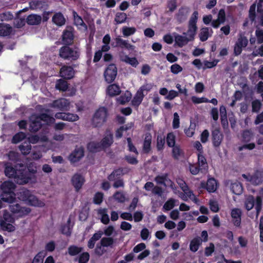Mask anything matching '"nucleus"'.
<instances>
[{"label":"nucleus","mask_w":263,"mask_h":263,"mask_svg":"<svg viewBox=\"0 0 263 263\" xmlns=\"http://www.w3.org/2000/svg\"><path fill=\"white\" fill-rule=\"evenodd\" d=\"M29 143L35 144L37 143L39 141L41 142H47L48 141V138L46 135H34L28 138Z\"/></svg>","instance_id":"37"},{"label":"nucleus","mask_w":263,"mask_h":263,"mask_svg":"<svg viewBox=\"0 0 263 263\" xmlns=\"http://www.w3.org/2000/svg\"><path fill=\"white\" fill-rule=\"evenodd\" d=\"M253 136V134L251 130L246 129L243 131L242 133V140L245 142L250 141Z\"/></svg>","instance_id":"44"},{"label":"nucleus","mask_w":263,"mask_h":263,"mask_svg":"<svg viewBox=\"0 0 263 263\" xmlns=\"http://www.w3.org/2000/svg\"><path fill=\"white\" fill-rule=\"evenodd\" d=\"M55 87L59 90L66 91L68 88L67 82L63 80H59L56 83Z\"/></svg>","instance_id":"48"},{"label":"nucleus","mask_w":263,"mask_h":263,"mask_svg":"<svg viewBox=\"0 0 263 263\" xmlns=\"http://www.w3.org/2000/svg\"><path fill=\"white\" fill-rule=\"evenodd\" d=\"M122 175V171L121 169H118L114 171L107 177L109 181H114L117 180L118 177Z\"/></svg>","instance_id":"46"},{"label":"nucleus","mask_w":263,"mask_h":263,"mask_svg":"<svg viewBox=\"0 0 263 263\" xmlns=\"http://www.w3.org/2000/svg\"><path fill=\"white\" fill-rule=\"evenodd\" d=\"M126 14L124 12H118L115 18V21L118 24H121L124 23L126 20Z\"/></svg>","instance_id":"49"},{"label":"nucleus","mask_w":263,"mask_h":263,"mask_svg":"<svg viewBox=\"0 0 263 263\" xmlns=\"http://www.w3.org/2000/svg\"><path fill=\"white\" fill-rule=\"evenodd\" d=\"M42 21V17L40 15L32 14L28 16L26 22L29 25H35L39 24Z\"/></svg>","instance_id":"31"},{"label":"nucleus","mask_w":263,"mask_h":263,"mask_svg":"<svg viewBox=\"0 0 263 263\" xmlns=\"http://www.w3.org/2000/svg\"><path fill=\"white\" fill-rule=\"evenodd\" d=\"M15 184L11 181H5L1 185L2 193L1 195V199L6 202L12 203L15 199V194L13 191Z\"/></svg>","instance_id":"5"},{"label":"nucleus","mask_w":263,"mask_h":263,"mask_svg":"<svg viewBox=\"0 0 263 263\" xmlns=\"http://www.w3.org/2000/svg\"><path fill=\"white\" fill-rule=\"evenodd\" d=\"M250 181L255 185H259L263 182V171L256 170L251 176Z\"/></svg>","instance_id":"21"},{"label":"nucleus","mask_w":263,"mask_h":263,"mask_svg":"<svg viewBox=\"0 0 263 263\" xmlns=\"http://www.w3.org/2000/svg\"><path fill=\"white\" fill-rule=\"evenodd\" d=\"M213 31L211 28L206 27H202L200 30L198 36L201 42L206 41L208 38L212 36Z\"/></svg>","instance_id":"22"},{"label":"nucleus","mask_w":263,"mask_h":263,"mask_svg":"<svg viewBox=\"0 0 263 263\" xmlns=\"http://www.w3.org/2000/svg\"><path fill=\"white\" fill-rule=\"evenodd\" d=\"M232 221L234 226L239 227L241 223V210L238 208H234L231 210V213Z\"/></svg>","instance_id":"18"},{"label":"nucleus","mask_w":263,"mask_h":263,"mask_svg":"<svg viewBox=\"0 0 263 263\" xmlns=\"http://www.w3.org/2000/svg\"><path fill=\"white\" fill-rule=\"evenodd\" d=\"M132 98V95L130 92L128 91H126L124 95L121 96L119 98H118V102H119L121 104H124L126 102H128L130 101Z\"/></svg>","instance_id":"40"},{"label":"nucleus","mask_w":263,"mask_h":263,"mask_svg":"<svg viewBox=\"0 0 263 263\" xmlns=\"http://www.w3.org/2000/svg\"><path fill=\"white\" fill-rule=\"evenodd\" d=\"M115 40L117 46L121 48H125L129 50H134L135 49V46L129 44L127 41L124 40L120 37H117Z\"/></svg>","instance_id":"32"},{"label":"nucleus","mask_w":263,"mask_h":263,"mask_svg":"<svg viewBox=\"0 0 263 263\" xmlns=\"http://www.w3.org/2000/svg\"><path fill=\"white\" fill-rule=\"evenodd\" d=\"M211 139L214 148L220 146L223 139V135L219 128H215L212 131Z\"/></svg>","instance_id":"13"},{"label":"nucleus","mask_w":263,"mask_h":263,"mask_svg":"<svg viewBox=\"0 0 263 263\" xmlns=\"http://www.w3.org/2000/svg\"><path fill=\"white\" fill-rule=\"evenodd\" d=\"M189 171L190 173L194 175H197L199 173H201V167L197 163H190Z\"/></svg>","instance_id":"45"},{"label":"nucleus","mask_w":263,"mask_h":263,"mask_svg":"<svg viewBox=\"0 0 263 263\" xmlns=\"http://www.w3.org/2000/svg\"><path fill=\"white\" fill-rule=\"evenodd\" d=\"M175 204V200L173 199L168 200L163 205V209L166 211L171 210L173 209Z\"/></svg>","instance_id":"62"},{"label":"nucleus","mask_w":263,"mask_h":263,"mask_svg":"<svg viewBox=\"0 0 263 263\" xmlns=\"http://www.w3.org/2000/svg\"><path fill=\"white\" fill-rule=\"evenodd\" d=\"M144 96L145 94L142 93V92L138 90L132 100L133 105L135 106H138L141 103Z\"/></svg>","instance_id":"39"},{"label":"nucleus","mask_w":263,"mask_h":263,"mask_svg":"<svg viewBox=\"0 0 263 263\" xmlns=\"http://www.w3.org/2000/svg\"><path fill=\"white\" fill-rule=\"evenodd\" d=\"M261 103L259 100H255L252 102V111L257 112L259 111Z\"/></svg>","instance_id":"57"},{"label":"nucleus","mask_w":263,"mask_h":263,"mask_svg":"<svg viewBox=\"0 0 263 263\" xmlns=\"http://www.w3.org/2000/svg\"><path fill=\"white\" fill-rule=\"evenodd\" d=\"M28 172L32 174H35L37 172L36 165L34 162H30L27 165Z\"/></svg>","instance_id":"61"},{"label":"nucleus","mask_w":263,"mask_h":263,"mask_svg":"<svg viewBox=\"0 0 263 263\" xmlns=\"http://www.w3.org/2000/svg\"><path fill=\"white\" fill-rule=\"evenodd\" d=\"M80 54V49L77 47L70 48L68 46H63L59 51L60 57L65 60H77L79 59Z\"/></svg>","instance_id":"7"},{"label":"nucleus","mask_w":263,"mask_h":263,"mask_svg":"<svg viewBox=\"0 0 263 263\" xmlns=\"http://www.w3.org/2000/svg\"><path fill=\"white\" fill-rule=\"evenodd\" d=\"M218 62H219L218 60H214L212 62L205 61L204 62V66L203 67V69H205L207 68H212L216 66Z\"/></svg>","instance_id":"58"},{"label":"nucleus","mask_w":263,"mask_h":263,"mask_svg":"<svg viewBox=\"0 0 263 263\" xmlns=\"http://www.w3.org/2000/svg\"><path fill=\"white\" fill-rule=\"evenodd\" d=\"M74 71L71 66H64L60 70V76L64 79H71L74 76Z\"/></svg>","instance_id":"20"},{"label":"nucleus","mask_w":263,"mask_h":263,"mask_svg":"<svg viewBox=\"0 0 263 263\" xmlns=\"http://www.w3.org/2000/svg\"><path fill=\"white\" fill-rule=\"evenodd\" d=\"M155 181L159 184H162L165 186H172V181L168 178L166 174L159 175L155 179Z\"/></svg>","instance_id":"27"},{"label":"nucleus","mask_w":263,"mask_h":263,"mask_svg":"<svg viewBox=\"0 0 263 263\" xmlns=\"http://www.w3.org/2000/svg\"><path fill=\"white\" fill-rule=\"evenodd\" d=\"M136 31V29L134 27L124 26L122 28V32L123 36L125 37L134 34Z\"/></svg>","instance_id":"41"},{"label":"nucleus","mask_w":263,"mask_h":263,"mask_svg":"<svg viewBox=\"0 0 263 263\" xmlns=\"http://www.w3.org/2000/svg\"><path fill=\"white\" fill-rule=\"evenodd\" d=\"M100 242L104 247H107L113 244L114 240L110 237H104L101 240Z\"/></svg>","instance_id":"56"},{"label":"nucleus","mask_w":263,"mask_h":263,"mask_svg":"<svg viewBox=\"0 0 263 263\" xmlns=\"http://www.w3.org/2000/svg\"><path fill=\"white\" fill-rule=\"evenodd\" d=\"M26 137V134L23 132H20L15 135L12 140V143H17L24 139Z\"/></svg>","instance_id":"51"},{"label":"nucleus","mask_w":263,"mask_h":263,"mask_svg":"<svg viewBox=\"0 0 263 263\" xmlns=\"http://www.w3.org/2000/svg\"><path fill=\"white\" fill-rule=\"evenodd\" d=\"M198 17V12L195 11L192 14L188 24V29L182 35V46L186 44L189 42L193 41L197 31V22Z\"/></svg>","instance_id":"2"},{"label":"nucleus","mask_w":263,"mask_h":263,"mask_svg":"<svg viewBox=\"0 0 263 263\" xmlns=\"http://www.w3.org/2000/svg\"><path fill=\"white\" fill-rule=\"evenodd\" d=\"M19 148L23 155H26L30 153L31 146L30 143H24L19 146Z\"/></svg>","instance_id":"47"},{"label":"nucleus","mask_w":263,"mask_h":263,"mask_svg":"<svg viewBox=\"0 0 263 263\" xmlns=\"http://www.w3.org/2000/svg\"><path fill=\"white\" fill-rule=\"evenodd\" d=\"M106 92L107 95L110 96H115L120 93L121 90L118 85L114 84L108 86Z\"/></svg>","instance_id":"33"},{"label":"nucleus","mask_w":263,"mask_h":263,"mask_svg":"<svg viewBox=\"0 0 263 263\" xmlns=\"http://www.w3.org/2000/svg\"><path fill=\"white\" fill-rule=\"evenodd\" d=\"M70 103L66 99L61 98L59 100L54 101L51 106L56 107L61 110H67L70 109Z\"/></svg>","instance_id":"15"},{"label":"nucleus","mask_w":263,"mask_h":263,"mask_svg":"<svg viewBox=\"0 0 263 263\" xmlns=\"http://www.w3.org/2000/svg\"><path fill=\"white\" fill-rule=\"evenodd\" d=\"M231 190L235 195H240L243 192L242 185L238 181L232 183L231 185Z\"/></svg>","instance_id":"34"},{"label":"nucleus","mask_w":263,"mask_h":263,"mask_svg":"<svg viewBox=\"0 0 263 263\" xmlns=\"http://www.w3.org/2000/svg\"><path fill=\"white\" fill-rule=\"evenodd\" d=\"M215 251V246L213 243L211 242L209 247H206L204 250V255L206 257L210 256L212 255Z\"/></svg>","instance_id":"54"},{"label":"nucleus","mask_w":263,"mask_h":263,"mask_svg":"<svg viewBox=\"0 0 263 263\" xmlns=\"http://www.w3.org/2000/svg\"><path fill=\"white\" fill-rule=\"evenodd\" d=\"M191 100L194 104L209 102V99L204 97L198 98L196 96H193L192 97Z\"/></svg>","instance_id":"59"},{"label":"nucleus","mask_w":263,"mask_h":263,"mask_svg":"<svg viewBox=\"0 0 263 263\" xmlns=\"http://www.w3.org/2000/svg\"><path fill=\"white\" fill-rule=\"evenodd\" d=\"M151 142L152 135L149 133H146L145 135L143 146V149L145 153H148L151 150Z\"/></svg>","instance_id":"36"},{"label":"nucleus","mask_w":263,"mask_h":263,"mask_svg":"<svg viewBox=\"0 0 263 263\" xmlns=\"http://www.w3.org/2000/svg\"><path fill=\"white\" fill-rule=\"evenodd\" d=\"M13 14L9 11H6L0 13V22L10 21L13 20Z\"/></svg>","instance_id":"43"},{"label":"nucleus","mask_w":263,"mask_h":263,"mask_svg":"<svg viewBox=\"0 0 263 263\" xmlns=\"http://www.w3.org/2000/svg\"><path fill=\"white\" fill-rule=\"evenodd\" d=\"M198 161L197 164L201 167V174H205L208 172L209 166L206 159L203 154H197Z\"/></svg>","instance_id":"16"},{"label":"nucleus","mask_w":263,"mask_h":263,"mask_svg":"<svg viewBox=\"0 0 263 263\" xmlns=\"http://www.w3.org/2000/svg\"><path fill=\"white\" fill-rule=\"evenodd\" d=\"M85 182L84 177L80 174H75L71 178V182L76 190L79 191Z\"/></svg>","instance_id":"17"},{"label":"nucleus","mask_w":263,"mask_h":263,"mask_svg":"<svg viewBox=\"0 0 263 263\" xmlns=\"http://www.w3.org/2000/svg\"><path fill=\"white\" fill-rule=\"evenodd\" d=\"M73 29L71 27H68L64 31L63 34V41L65 44H70L72 43L73 39L72 33Z\"/></svg>","instance_id":"24"},{"label":"nucleus","mask_w":263,"mask_h":263,"mask_svg":"<svg viewBox=\"0 0 263 263\" xmlns=\"http://www.w3.org/2000/svg\"><path fill=\"white\" fill-rule=\"evenodd\" d=\"M29 7L33 10H42L46 8L47 4L44 1L34 0L29 3Z\"/></svg>","instance_id":"28"},{"label":"nucleus","mask_w":263,"mask_h":263,"mask_svg":"<svg viewBox=\"0 0 263 263\" xmlns=\"http://www.w3.org/2000/svg\"><path fill=\"white\" fill-rule=\"evenodd\" d=\"M248 43V40L247 38L245 36H242L241 34L240 35L236 43V44L242 47V48L246 47L247 46Z\"/></svg>","instance_id":"50"},{"label":"nucleus","mask_w":263,"mask_h":263,"mask_svg":"<svg viewBox=\"0 0 263 263\" xmlns=\"http://www.w3.org/2000/svg\"><path fill=\"white\" fill-rule=\"evenodd\" d=\"M107 111L105 107H100L96 110L91 119V125L95 127L102 126L106 121Z\"/></svg>","instance_id":"8"},{"label":"nucleus","mask_w":263,"mask_h":263,"mask_svg":"<svg viewBox=\"0 0 263 263\" xmlns=\"http://www.w3.org/2000/svg\"><path fill=\"white\" fill-rule=\"evenodd\" d=\"M82 250L81 248L76 246H71L68 248V253L71 256H74L81 252Z\"/></svg>","instance_id":"52"},{"label":"nucleus","mask_w":263,"mask_h":263,"mask_svg":"<svg viewBox=\"0 0 263 263\" xmlns=\"http://www.w3.org/2000/svg\"><path fill=\"white\" fill-rule=\"evenodd\" d=\"M84 156V151L82 148L79 147L75 150L69 156V159L72 162L79 161Z\"/></svg>","instance_id":"26"},{"label":"nucleus","mask_w":263,"mask_h":263,"mask_svg":"<svg viewBox=\"0 0 263 263\" xmlns=\"http://www.w3.org/2000/svg\"><path fill=\"white\" fill-rule=\"evenodd\" d=\"M9 209L12 213L18 217L25 216L31 212L29 208L22 206L18 203L10 205Z\"/></svg>","instance_id":"10"},{"label":"nucleus","mask_w":263,"mask_h":263,"mask_svg":"<svg viewBox=\"0 0 263 263\" xmlns=\"http://www.w3.org/2000/svg\"><path fill=\"white\" fill-rule=\"evenodd\" d=\"M13 32V28L8 24L0 23V36H7Z\"/></svg>","instance_id":"23"},{"label":"nucleus","mask_w":263,"mask_h":263,"mask_svg":"<svg viewBox=\"0 0 263 263\" xmlns=\"http://www.w3.org/2000/svg\"><path fill=\"white\" fill-rule=\"evenodd\" d=\"M120 59L122 62L135 67L139 64V62L136 58H130L128 55L124 54L123 52L120 54Z\"/></svg>","instance_id":"29"},{"label":"nucleus","mask_w":263,"mask_h":263,"mask_svg":"<svg viewBox=\"0 0 263 263\" xmlns=\"http://www.w3.org/2000/svg\"><path fill=\"white\" fill-rule=\"evenodd\" d=\"M18 198L30 206L42 208L45 205L44 200L39 199L31 191L27 189H23L18 194Z\"/></svg>","instance_id":"3"},{"label":"nucleus","mask_w":263,"mask_h":263,"mask_svg":"<svg viewBox=\"0 0 263 263\" xmlns=\"http://www.w3.org/2000/svg\"><path fill=\"white\" fill-rule=\"evenodd\" d=\"M153 86L152 83H147L142 86L138 90L145 95L152 89Z\"/></svg>","instance_id":"55"},{"label":"nucleus","mask_w":263,"mask_h":263,"mask_svg":"<svg viewBox=\"0 0 263 263\" xmlns=\"http://www.w3.org/2000/svg\"><path fill=\"white\" fill-rule=\"evenodd\" d=\"M5 174L9 178H13L15 181L20 184L27 183L31 181V177L26 173L24 174L22 170L13 168L10 163L5 164Z\"/></svg>","instance_id":"1"},{"label":"nucleus","mask_w":263,"mask_h":263,"mask_svg":"<svg viewBox=\"0 0 263 263\" xmlns=\"http://www.w3.org/2000/svg\"><path fill=\"white\" fill-rule=\"evenodd\" d=\"M182 200L184 201L191 200L197 203L198 199L196 197L193 192L187 186L185 182L182 179Z\"/></svg>","instance_id":"9"},{"label":"nucleus","mask_w":263,"mask_h":263,"mask_svg":"<svg viewBox=\"0 0 263 263\" xmlns=\"http://www.w3.org/2000/svg\"><path fill=\"white\" fill-rule=\"evenodd\" d=\"M117 74V69L115 65L110 64L105 69L104 76L105 81L109 83L112 82Z\"/></svg>","instance_id":"12"},{"label":"nucleus","mask_w":263,"mask_h":263,"mask_svg":"<svg viewBox=\"0 0 263 263\" xmlns=\"http://www.w3.org/2000/svg\"><path fill=\"white\" fill-rule=\"evenodd\" d=\"M3 218L4 220L0 223L2 230H13V226L11 223L13 222L14 219L11 215L7 211H4Z\"/></svg>","instance_id":"11"},{"label":"nucleus","mask_w":263,"mask_h":263,"mask_svg":"<svg viewBox=\"0 0 263 263\" xmlns=\"http://www.w3.org/2000/svg\"><path fill=\"white\" fill-rule=\"evenodd\" d=\"M113 142L112 135L110 132H106L105 137L103 138L100 143L92 142L88 144V149L92 152H96L104 149L110 146Z\"/></svg>","instance_id":"6"},{"label":"nucleus","mask_w":263,"mask_h":263,"mask_svg":"<svg viewBox=\"0 0 263 263\" xmlns=\"http://www.w3.org/2000/svg\"><path fill=\"white\" fill-rule=\"evenodd\" d=\"M164 143V137L162 135L158 136L157 147L158 150H161L163 149Z\"/></svg>","instance_id":"60"},{"label":"nucleus","mask_w":263,"mask_h":263,"mask_svg":"<svg viewBox=\"0 0 263 263\" xmlns=\"http://www.w3.org/2000/svg\"><path fill=\"white\" fill-rule=\"evenodd\" d=\"M202 239L200 237L194 238L190 242V249L193 252H196L201 245Z\"/></svg>","instance_id":"30"},{"label":"nucleus","mask_w":263,"mask_h":263,"mask_svg":"<svg viewBox=\"0 0 263 263\" xmlns=\"http://www.w3.org/2000/svg\"><path fill=\"white\" fill-rule=\"evenodd\" d=\"M255 198L252 195H249L246 198L245 201V206L247 211H250L253 209L255 205Z\"/></svg>","instance_id":"38"},{"label":"nucleus","mask_w":263,"mask_h":263,"mask_svg":"<svg viewBox=\"0 0 263 263\" xmlns=\"http://www.w3.org/2000/svg\"><path fill=\"white\" fill-rule=\"evenodd\" d=\"M113 197L115 200L120 203H123L126 200L125 194L121 191L116 192L114 194Z\"/></svg>","instance_id":"42"},{"label":"nucleus","mask_w":263,"mask_h":263,"mask_svg":"<svg viewBox=\"0 0 263 263\" xmlns=\"http://www.w3.org/2000/svg\"><path fill=\"white\" fill-rule=\"evenodd\" d=\"M73 16L74 20V24L77 26L78 29L83 31L87 29L86 25L84 23L83 20L76 12H73Z\"/></svg>","instance_id":"25"},{"label":"nucleus","mask_w":263,"mask_h":263,"mask_svg":"<svg viewBox=\"0 0 263 263\" xmlns=\"http://www.w3.org/2000/svg\"><path fill=\"white\" fill-rule=\"evenodd\" d=\"M57 119L73 122L79 119V116L76 114L70 113L58 112L55 115Z\"/></svg>","instance_id":"19"},{"label":"nucleus","mask_w":263,"mask_h":263,"mask_svg":"<svg viewBox=\"0 0 263 263\" xmlns=\"http://www.w3.org/2000/svg\"><path fill=\"white\" fill-rule=\"evenodd\" d=\"M218 183L214 178H210L206 182L202 181L200 186L202 189H206L209 193H214L217 188Z\"/></svg>","instance_id":"14"},{"label":"nucleus","mask_w":263,"mask_h":263,"mask_svg":"<svg viewBox=\"0 0 263 263\" xmlns=\"http://www.w3.org/2000/svg\"><path fill=\"white\" fill-rule=\"evenodd\" d=\"M226 12L224 9H220L218 13L217 19L220 21V23L223 24L226 21Z\"/></svg>","instance_id":"63"},{"label":"nucleus","mask_w":263,"mask_h":263,"mask_svg":"<svg viewBox=\"0 0 263 263\" xmlns=\"http://www.w3.org/2000/svg\"><path fill=\"white\" fill-rule=\"evenodd\" d=\"M255 34L257 39L258 43L259 44L263 43V30L261 29H256Z\"/></svg>","instance_id":"64"},{"label":"nucleus","mask_w":263,"mask_h":263,"mask_svg":"<svg viewBox=\"0 0 263 263\" xmlns=\"http://www.w3.org/2000/svg\"><path fill=\"white\" fill-rule=\"evenodd\" d=\"M31 123L30 125V130L35 132L41 127V121H43L47 124H49L53 123L55 119L46 114H43L40 116L33 115L30 118Z\"/></svg>","instance_id":"4"},{"label":"nucleus","mask_w":263,"mask_h":263,"mask_svg":"<svg viewBox=\"0 0 263 263\" xmlns=\"http://www.w3.org/2000/svg\"><path fill=\"white\" fill-rule=\"evenodd\" d=\"M166 142L167 144L170 147H174L175 146V136L174 135L171 133L168 134L166 137Z\"/></svg>","instance_id":"53"},{"label":"nucleus","mask_w":263,"mask_h":263,"mask_svg":"<svg viewBox=\"0 0 263 263\" xmlns=\"http://www.w3.org/2000/svg\"><path fill=\"white\" fill-rule=\"evenodd\" d=\"M53 23L59 26H63L65 23V19L61 13H57L52 17Z\"/></svg>","instance_id":"35"}]
</instances>
